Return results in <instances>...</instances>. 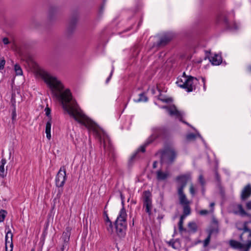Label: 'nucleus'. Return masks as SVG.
Instances as JSON below:
<instances>
[{
	"instance_id": "nucleus-1",
	"label": "nucleus",
	"mask_w": 251,
	"mask_h": 251,
	"mask_svg": "<svg viewBox=\"0 0 251 251\" xmlns=\"http://www.w3.org/2000/svg\"><path fill=\"white\" fill-rule=\"evenodd\" d=\"M53 95L61 102L63 110L75 121L92 130L101 143L110 161L114 162L116 156L109 136L81 110L76 101L73 99L69 89L63 91L64 86L58 79H44Z\"/></svg>"
},
{
	"instance_id": "nucleus-2",
	"label": "nucleus",
	"mask_w": 251,
	"mask_h": 251,
	"mask_svg": "<svg viewBox=\"0 0 251 251\" xmlns=\"http://www.w3.org/2000/svg\"><path fill=\"white\" fill-rule=\"evenodd\" d=\"M126 209L123 206L114 223L115 228L117 236L120 238L125 237L126 230Z\"/></svg>"
},
{
	"instance_id": "nucleus-3",
	"label": "nucleus",
	"mask_w": 251,
	"mask_h": 251,
	"mask_svg": "<svg viewBox=\"0 0 251 251\" xmlns=\"http://www.w3.org/2000/svg\"><path fill=\"white\" fill-rule=\"evenodd\" d=\"M27 62L31 67L35 69V73L37 77H39L40 78H56L55 76H52L49 72L45 69L38 66L32 59H28Z\"/></svg>"
},
{
	"instance_id": "nucleus-4",
	"label": "nucleus",
	"mask_w": 251,
	"mask_h": 251,
	"mask_svg": "<svg viewBox=\"0 0 251 251\" xmlns=\"http://www.w3.org/2000/svg\"><path fill=\"white\" fill-rule=\"evenodd\" d=\"M176 153L173 148H168L161 152V162L162 164H171L175 160Z\"/></svg>"
},
{
	"instance_id": "nucleus-5",
	"label": "nucleus",
	"mask_w": 251,
	"mask_h": 251,
	"mask_svg": "<svg viewBox=\"0 0 251 251\" xmlns=\"http://www.w3.org/2000/svg\"><path fill=\"white\" fill-rule=\"evenodd\" d=\"M66 172L64 166L60 168L55 177V185L57 187L62 188L61 190H59L58 194L60 195L63 191V187L66 180Z\"/></svg>"
},
{
	"instance_id": "nucleus-6",
	"label": "nucleus",
	"mask_w": 251,
	"mask_h": 251,
	"mask_svg": "<svg viewBox=\"0 0 251 251\" xmlns=\"http://www.w3.org/2000/svg\"><path fill=\"white\" fill-rule=\"evenodd\" d=\"M163 108L166 109V112L170 116L178 119L180 121L188 125L187 122L182 120V118L184 116L183 112L178 111L174 105L164 106Z\"/></svg>"
},
{
	"instance_id": "nucleus-7",
	"label": "nucleus",
	"mask_w": 251,
	"mask_h": 251,
	"mask_svg": "<svg viewBox=\"0 0 251 251\" xmlns=\"http://www.w3.org/2000/svg\"><path fill=\"white\" fill-rule=\"evenodd\" d=\"M144 207L145 208V211L151 215V210L152 209L151 194L149 191H146L144 193Z\"/></svg>"
},
{
	"instance_id": "nucleus-8",
	"label": "nucleus",
	"mask_w": 251,
	"mask_h": 251,
	"mask_svg": "<svg viewBox=\"0 0 251 251\" xmlns=\"http://www.w3.org/2000/svg\"><path fill=\"white\" fill-rule=\"evenodd\" d=\"M193 80V79H178L176 84L179 87L186 89L187 92H191L194 87Z\"/></svg>"
},
{
	"instance_id": "nucleus-9",
	"label": "nucleus",
	"mask_w": 251,
	"mask_h": 251,
	"mask_svg": "<svg viewBox=\"0 0 251 251\" xmlns=\"http://www.w3.org/2000/svg\"><path fill=\"white\" fill-rule=\"evenodd\" d=\"M191 176L190 173L180 175L176 177V180L179 182V185L177 187V190H184L186 186L187 182L191 180Z\"/></svg>"
},
{
	"instance_id": "nucleus-10",
	"label": "nucleus",
	"mask_w": 251,
	"mask_h": 251,
	"mask_svg": "<svg viewBox=\"0 0 251 251\" xmlns=\"http://www.w3.org/2000/svg\"><path fill=\"white\" fill-rule=\"evenodd\" d=\"M251 195V185L248 184L243 189L241 194V199L242 200H246Z\"/></svg>"
},
{
	"instance_id": "nucleus-11",
	"label": "nucleus",
	"mask_w": 251,
	"mask_h": 251,
	"mask_svg": "<svg viewBox=\"0 0 251 251\" xmlns=\"http://www.w3.org/2000/svg\"><path fill=\"white\" fill-rule=\"evenodd\" d=\"M173 38L171 34H167L162 36L157 42V45L159 47L164 46L167 45Z\"/></svg>"
},
{
	"instance_id": "nucleus-12",
	"label": "nucleus",
	"mask_w": 251,
	"mask_h": 251,
	"mask_svg": "<svg viewBox=\"0 0 251 251\" xmlns=\"http://www.w3.org/2000/svg\"><path fill=\"white\" fill-rule=\"evenodd\" d=\"M179 203L181 205H189L190 202L187 200L185 194L183 192V190H177Z\"/></svg>"
},
{
	"instance_id": "nucleus-13",
	"label": "nucleus",
	"mask_w": 251,
	"mask_h": 251,
	"mask_svg": "<svg viewBox=\"0 0 251 251\" xmlns=\"http://www.w3.org/2000/svg\"><path fill=\"white\" fill-rule=\"evenodd\" d=\"M141 153V146H140L138 148L136 151L130 157V158L129 160V162H128V164L129 166L131 165L132 163H133V162L134 161L136 160L137 159H138L140 158Z\"/></svg>"
},
{
	"instance_id": "nucleus-14",
	"label": "nucleus",
	"mask_w": 251,
	"mask_h": 251,
	"mask_svg": "<svg viewBox=\"0 0 251 251\" xmlns=\"http://www.w3.org/2000/svg\"><path fill=\"white\" fill-rule=\"evenodd\" d=\"M134 101L139 102L141 101V92L140 91V89L134 90L131 96Z\"/></svg>"
},
{
	"instance_id": "nucleus-15",
	"label": "nucleus",
	"mask_w": 251,
	"mask_h": 251,
	"mask_svg": "<svg viewBox=\"0 0 251 251\" xmlns=\"http://www.w3.org/2000/svg\"><path fill=\"white\" fill-rule=\"evenodd\" d=\"M71 229L70 227L68 226L66 228L65 231L62 234V238L65 243V244H68L70 241V237L71 235Z\"/></svg>"
},
{
	"instance_id": "nucleus-16",
	"label": "nucleus",
	"mask_w": 251,
	"mask_h": 251,
	"mask_svg": "<svg viewBox=\"0 0 251 251\" xmlns=\"http://www.w3.org/2000/svg\"><path fill=\"white\" fill-rule=\"evenodd\" d=\"M76 22L77 19L76 18H73L70 20L67 28V32L68 33H72L74 30Z\"/></svg>"
},
{
	"instance_id": "nucleus-17",
	"label": "nucleus",
	"mask_w": 251,
	"mask_h": 251,
	"mask_svg": "<svg viewBox=\"0 0 251 251\" xmlns=\"http://www.w3.org/2000/svg\"><path fill=\"white\" fill-rule=\"evenodd\" d=\"M51 117H50L48 121L46 123L45 132L46 133L47 138L48 139H51Z\"/></svg>"
},
{
	"instance_id": "nucleus-18",
	"label": "nucleus",
	"mask_w": 251,
	"mask_h": 251,
	"mask_svg": "<svg viewBox=\"0 0 251 251\" xmlns=\"http://www.w3.org/2000/svg\"><path fill=\"white\" fill-rule=\"evenodd\" d=\"M210 61L212 64L214 65H219L222 62V58L221 56L218 54H215L214 56L211 57L209 58Z\"/></svg>"
},
{
	"instance_id": "nucleus-19",
	"label": "nucleus",
	"mask_w": 251,
	"mask_h": 251,
	"mask_svg": "<svg viewBox=\"0 0 251 251\" xmlns=\"http://www.w3.org/2000/svg\"><path fill=\"white\" fill-rule=\"evenodd\" d=\"M229 245L232 248L234 249H242L244 247V245L239 242L235 240H231L229 242Z\"/></svg>"
},
{
	"instance_id": "nucleus-20",
	"label": "nucleus",
	"mask_w": 251,
	"mask_h": 251,
	"mask_svg": "<svg viewBox=\"0 0 251 251\" xmlns=\"http://www.w3.org/2000/svg\"><path fill=\"white\" fill-rule=\"evenodd\" d=\"M157 178L159 180H163L166 179L170 176L169 172H163L161 171H158L156 172Z\"/></svg>"
},
{
	"instance_id": "nucleus-21",
	"label": "nucleus",
	"mask_w": 251,
	"mask_h": 251,
	"mask_svg": "<svg viewBox=\"0 0 251 251\" xmlns=\"http://www.w3.org/2000/svg\"><path fill=\"white\" fill-rule=\"evenodd\" d=\"M237 208L238 209V211L234 210L233 213L237 215H240L242 216L247 215V213L245 211V210L243 209V206L241 204H239L237 205Z\"/></svg>"
},
{
	"instance_id": "nucleus-22",
	"label": "nucleus",
	"mask_w": 251,
	"mask_h": 251,
	"mask_svg": "<svg viewBox=\"0 0 251 251\" xmlns=\"http://www.w3.org/2000/svg\"><path fill=\"white\" fill-rule=\"evenodd\" d=\"M140 45H136L134 46L131 49L132 55L133 57H136L140 53Z\"/></svg>"
},
{
	"instance_id": "nucleus-23",
	"label": "nucleus",
	"mask_w": 251,
	"mask_h": 251,
	"mask_svg": "<svg viewBox=\"0 0 251 251\" xmlns=\"http://www.w3.org/2000/svg\"><path fill=\"white\" fill-rule=\"evenodd\" d=\"M188 227L189 230L193 233H195L197 231L198 226L195 222H192L189 223Z\"/></svg>"
},
{
	"instance_id": "nucleus-24",
	"label": "nucleus",
	"mask_w": 251,
	"mask_h": 251,
	"mask_svg": "<svg viewBox=\"0 0 251 251\" xmlns=\"http://www.w3.org/2000/svg\"><path fill=\"white\" fill-rule=\"evenodd\" d=\"M14 71L16 75L21 76L23 75V70L19 64H16L14 65Z\"/></svg>"
},
{
	"instance_id": "nucleus-25",
	"label": "nucleus",
	"mask_w": 251,
	"mask_h": 251,
	"mask_svg": "<svg viewBox=\"0 0 251 251\" xmlns=\"http://www.w3.org/2000/svg\"><path fill=\"white\" fill-rule=\"evenodd\" d=\"M164 133V130L161 128H157L156 129L153 134V137L154 138H157L163 136V134Z\"/></svg>"
},
{
	"instance_id": "nucleus-26",
	"label": "nucleus",
	"mask_w": 251,
	"mask_h": 251,
	"mask_svg": "<svg viewBox=\"0 0 251 251\" xmlns=\"http://www.w3.org/2000/svg\"><path fill=\"white\" fill-rule=\"evenodd\" d=\"M224 22L226 24L227 27L229 29H231L232 30H237L238 28V25L235 23H234L233 24V26L232 27L230 26V25H229V24L228 22L227 19L226 18L224 19Z\"/></svg>"
},
{
	"instance_id": "nucleus-27",
	"label": "nucleus",
	"mask_w": 251,
	"mask_h": 251,
	"mask_svg": "<svg viewBox=\"0 0 251 251\" xmlns=\"http://www.w3.org/2000/svg\"><path fill=\"white\" fill-rule=\"evenodd\" d=\"M9 234H10V241H11L10 247L11 248V249H12V248L13 247V243H12L13 235H12V233H11V231L10 230L9 231H8L6 233V236H5V246L7 245V243L8 242L9 243L10 242L9 241H8V236Z\"/></svg>"
},
{
	"instance_id": "nucleus-28",
	"label": "nucleus",
	"mask_w": 251,
	"mask_h": 251,
	"mask_svg": "<svg viewBox=\"0 0 251 251\" xmlns=\"http://www.w3.org/2000/svg\"><path fill=\"white\" fill-rule=\"evenodd\" d=\"M183 206V214L182 216H184V217L190 214V208L189 205H184Z\"/></svg>"
},
{
	"instance_id": "nucleus-29",
	"label": "nucleus",
	"mask_w": 251,
	"mask_h": 251,
	"mask_svg": "<svg viewBox=\"0 0 251 251\" xmlns=\"http://www.w3.org/2000/svg\"><path fill=\"white\" fill-rule=\"evenodd\" d=\"M212 233V230H210L209 231L208 236L203 241V247H207L209 245V244L210 243V241L211 236Z\"/></svg>"
},
{
	"instance_id": "nucleus-30",
	"label": "nucleus",
	"mask_w": 251,
	"mask_h": 251,
	"mask_svg": "<svg viewBox=\"0 0 251 251\" xmlns=\"http://www.w3.org/2000/svg\"><path fill=\"white\" fill-rule=\"evenodd\" d=\"M7 214L6 211L1 209L0 211V223L4 221L6 215Z\"/></svg>"
},
{
	"instance_id": "nucleus-31",
	"label": "nucleus",
	"mask_w": 251,
	"mask_h": 251,
	"mask_svg": "<svg viewBox=\"0 0 251 251\" xmlns=\"http://www.w3.org/2000/svg\"><path fill=\"white\" fill-rule=\"evenodd\" d=\"M248 223H249L248 222H245L244 223L243 228L239 227L238 226V224H236V226L238 228V229H239V230H243L244 232H249L250 231V229L247 226V225H248Z\"/></svg>"
},
{
	"instance_id": "nucleus-32",
	"label": "nucleus",
	"mask_w": 251,
	"mask_h": 251,
	"mask_svg": "<svg viewBox=\"0 0 251 251\" xmlns=\"http://www.w3.org/2000/svg\"><path fill=\"white\" fill-rule=\"evenodd\" d=\"M11 87H12V89H17V94H18V96L20 98L21 97V95H20V91L18 90V87H20V86H16L15 84V82H14V79H12V82H11Z\"/></svg>"
},
{
	"instance_id": "nucleus-33",
	"label": "nucleus",
	"mask_w": 251,
	"mask_h": 251,
	"mask_svg": "<svg viewBox=\"0 0 251 251\" xmlns=\"http://www.w3.org/2000/svg\"><path fill=\"white\" fill-rule=\"evenodd\" d=\"M16 95L15 92H13L12 94L11 102L12 105L13 107H15V104L16 102Z\"/></svg>"
},
{
	"instance_id": "nucleus-34",
	"label": "nucleus",
	"mask_w": 251,
	"mask_h": 251,
	"mask_svg": "<svg viewBox=\"0 0 251 251\" xmlns=\"http://www.w3.org/2000/svg\"><path fill=\"white\" fill-rule=\"evenodd\" d=\"M197 135L194 133H190L186 135V139L188 141L193 140L196 137Z\"/></svg>"
},
{
	"instance_id": "nucleus-35",
	"label": "nucleus",
	"mask_w": 251,
	"mask_h": 251,
	"mask_svg": "<svg viewBox=\"0 0 251 251\" xmlns=\"http://www.w3.org/2000/svg\"><path fill=\"white\" fill-rule=\"evenodd\" d=\"M198 180H199V182L201 184V185L202 186V187H204V186L205 184V180H204L203 176L202 175H200L199 176Z\"/></svg>"
},
{
	"instance_id": "nucleus-36",
	"label": "nucleus",
	"mask_w": 251,
	"mask_h": 251,
	"mask_svg": "<svg viewBox=\"0 0 251 251\" xmlns=\"http://www.w3.org/2000/svg\"><path fill=\"white\" fill-rule=\"evenodd\" d=\"M107 226V230L109 233H112L113 231V225L112 222L106 224Z\"/></svg>"
},
{
	"instance_id": "nucleus-37",
	"label": "nucleus",
	"mask_w": 251,
	"mask_h": 251,
	"mask_svg": "<svg viewBox=\"0 0 251 251\" xmlns=\"http://www.w3.org/2000/svg\"><path fill=\"white\" fill-rule=\"evenodd\" d=\"M5 64V60L3 57L0 58V70L3 69Z\"/></svg>"
},
{
	"instance_id": "nucleus-38",
	"label": "nucleus",
	"mask_w": 251,
	"mask_h": 251,
	"mask_svg": "<svg viewBox=\"0 0 251 251\" xmlns=\"http://www.w3.org/2000/svg\"><path fill=\"white\" fill-rule=\"evenodd\" d=\"M45 111L46 116L50 119V117H51V116H50L51 110H50V109L49 107H46L45 109Z\"/></svg>"
},
{
	"instance_id": "nucleus-39",
	"label": "nucleus",
	"mask_w": 251,
	"mask_h": 251,
	"mask_svg": "<svg viewBox=\"0 0 251 251\" xmlns=\"http://www.w3.org/2000/svg\"><path fill=\"white\" fill-rule=\"evenodd\" d=\"M16 118V107H13V109L12 112V121H15Z\"/></svg>"
},
{
	"instance_id": "nucleus-40",
	"label": "nucleus",
	"mask_w": 251,
	"mask_h": 251,
	"mask_svg": "<svg viewBox=\"0 0 251 251\" xmlns=\"http://www.w3.org/2000/svg\"><path fill=\"white\" fill-rule=\"evenodd\" d=\"M4 168L3 166H0V176L1 177H4L5 176L4 174Z\"/></svg>"
},
{
	"instance_id": "nucleus-41",
	"label": "nucleus",
	"mask_w": 251,
	"mask_h": 251,
	"mask_svg": "<svg viewBox=\"0 0 251 251\" xmlns=\"http://www.w3.org/2000/svg\"><path fill=\"white\" fill-rule=\"evenodd\" d=\"M190 193L192 196H194L195 194V190L193 184H191L190 186Z\"/></svg>"
},
{
	"instance_id": "nucleus-42",
	"label": "nucleus",
	"mask_w": 251,
	"mask_h": 251,
	"mask_svg": "<svg viewBox=\"0 0 251 251\" xmlns=\"http://www.w3.org/2000/svg\"><path fill=\"white\" fill-rule=\"evenodd\" d=\"M210 211L207 210H201L200 211L199 214L201 215H206L208 214Z\"/></svg>"
},
{
	"instance_id": "nucleus-43",
	"label": "nucleus",
	"mask_w": 251,
	"mask_h": 251,
	"mask_svg": "<svg viewBox=\"0 0 251 251\" xmlns=\"http://www.w3.org/2000/svg\"><path fill=\"white\" fill-rule=\"evenodd\" d=\"M118 193L120 196V198H121V201H122V203L123 205H124V199H125V197L124 196V195H123L122 194V192L119 190L118 191Z\"/></svg>"
},
{
	"instance_id": "nucleus-44",
	"label": "nucleus",
	"mask_w": 251,
	"mask_h": 251,
	"mask_svg": "<svg viewBox=\"0 0 251 251\" xmlns=\"http://www.w3.org/2000/svg\"><path fill=\"white\" fill-rule=\"evenodd\" d=\"M184 218H185L184 216H181L179 223H178V226H183V219Z\"/></svg>"
},
{
	"instance_id": "nucleus-45",
	"label": "nucleus",
	"mask_w": 251,
	"mask_h": 251,
	"mask_svg": "<svg viewBox=\"0 0 251 251\" xmlns=\"http://www.w3.org/2000/svg\"><path fill=\"white\" fill-rule=\"evenodd\" d=\"M2 42L3 44L5 45H7L9 43L8 39L6 37L3 38Z\"/></svg>"
},
{
	"instance_id": "nucleus-46",
	"label": "nucleus",
	"mask_w": 251,
	"mask_h": 251,
	"mask_svg": "<svg viewBox=\"0 0 251 251\" xmlns=\"http://www.w3.org/2000/svg\"><path fill=\"white\" fill-rule=\"evenodd\" d=\"M183 76L185 77L186 78H191V79L196 78V77H195L192 76L191 75H186V74H185V72L183 73Z\"/></svg>"
},
{
	"instance_id": "nucleus-47",
	"label": "nucleus",
	"mask_w": 251,
	"mask_h": 251,
	"mask_svg": "<svg viewBox=\"0 0 251 251\" xmlns=\"http://www.w3.org/2000/svg\"><path fill=\"white\" fill-rule=\"evenodd\" d=\"M105 214L106 215V219L105 220V223L107 224V223H109L110 222H112L109 219L108 216V215L107 214H106L105 212Z\"/></svg>"
},
{
	"instance_id": "nucleus-48",
	"label": "nucleus",
	"mask_w": 251,
	"mask_h": 251,
	"mask_svg": "<svg viewBox=\"0 0 251 251\" xmlns=\"http://www.w3.org/2000/svg\"><path fill=\"white\" fill-rule=\"evenodd\" d=\"M246 207L247 209H251V201L246 203Z\"/></svg>"
},
{
	"instance_id": "nucleus-49",
	"label": "nucleus",
	"mask_w": 251,
	"mask_h": 251,
	"mask_svg": "<svg viewBox=\"0 0 251 251\" xmlns=\"http://www.w3.org/2000/svg\"><path fill=\"white\" fill-rule=\"evenodd\" d=\"M6 163V160L5 158H2L1 160V166H4V165Z\"/></svg>"
},
{
	"instance_id": "nucleus-50",
	"label": "nucleus",
	"mask_w": 251,
	"mask_h": 251,
	"mask_svg": "<svg viewBox=\"0 0 251 251\" xmlns=\"http://www.w3.org/2000/svg\"><path fill=\"white\" fill-rule=\"evenodd\" d=\"M169 245L171 246L174 249H176V248L175 246V242L174 241H170L169 243Z\"/></svg>"
},
{
	"instance_id": "nucleus-51",
	"label": "nucleus",
	"mask_w": 251,
	"mask_h": 251,
	"mask_svg": "<svg viewBox=\"0 0 251 251\" xmlns=\"http://www.w3.org/2000/svg\"><path fill=\"white\" fill-rule=\"evenodd\" d=\"M149 144V143H146L144 146H142V153L145 151V148Z\"/></svg>"
},
{
	"instance_id": "nucleus-52",
	"label": "nucleus",
	"mask_w": 251,
	"mask_h": 251,
	"mask_svg": "<svg viewBox=\"0 0 251 251\" xmlns=\"http://www.w3.org/2000/svg\"><path fill=\"white\" fill-rule=\"evenodd\" d=\"M142 101H147L148 98L146 96H144L143 94H142Z\"/></svg>"
},
{
	"instance_id": "nucleus-53",
	"label": "nucleus",
	"mask_w": 251,
	"mask_h": 251,
	"mask_svg": "<svg viewBox=\"0 0 251 251\" xmlns=\"http://www.w3.org/2000/svg\"><path fill=\"white\" fill-rule=\"evenodd\" d=\"M178 228L180 232L185 230V229L183 228V226H178Z\"/></svg>"
},
{
	"instance_id": "nucleus-54",
	"label": "nucleus",
	"mask_w": 251,
	"mask_h": 251,
	"mask_svg": "<svg viewBox=\"0 0 251 251\" xmlns=\"http://www.w3.org/2000/svg\"><path fill=\"white\" fill-rule=\"evenodd\" d=\"M251 240L250 241H249L246 245V248H248V250H249V249L251 248Z\"/></svg>"
},
{
	"instance_id": "nucleus-55",
	"label": "nucleus",
	"mask_w": 251,
	"mask_h": 251,
	"mask_svg": "<svg viewBox=\"0 0 251 251\" xmlns=\"http://www.w3.org/2000/svg\"><path fill=\"white\" fill-rule=\"evenodd\" d=\"M68 244H65V243H63V245H62V247H61V251H64L65 248H66V247L67 246Z\"/></svg>"
},
{
	"instance_id": "nucleus-56",
	"label": "nucleus",
	"mask_w": 251,
	"mask_h": 251,
	"mask_svg": "<svg viewBox=\"0 0 251 251\" xmlns=\"http://www.w3.org/2000/svg\"><path fill=\"white\" fill-rule=\"evenodd\" d=\"M216 179L218 181H219L220 180V177H219V175L217 173H216Z\"/></svg>"
},
{
	"instance_id": "nucleus-57",
	"label": "nucleus",
	"mask_w": 251,
	"mask_h": 251,
	"mask_svg": "<svg viewBox=\"0 0 251 251\" xmlns=\"http://www.w3.org/2000/svg\"><path fill=\"white\" fill-rule=\"evenodd\" d=\"M160 100L163 101L168 102L169 101V99H160Z\"/></svg>"
},
{
	"instance_id": "nucleus-58",
	"label": "nucleus",
	"mask_w": 251,
	"mask_h": 251,
	"mask_svg": "<svg viewBox=\"0 0 251 251\" xmlns=\"http://www.w3.org/2000/svg\"><path fill=\"white\" fill-rule=\"evenodd\" d=\"M215 205V203L214 202H211L210 204V206L211 207V208H213V207Z\"/></svg>"
},
{
	"instance_id": "nucleus-59",
	"label": "nucleus",
	"mask_w": 251,
	"mask_h": 251,
	"mask_svg": "<svg viewBox=\"0 0 251 251\" xmlns=\"http://www.w3.org/2000/svg\"><path fill=\"white\" fill-rule=\"evenodd\" d=\"M156 162H154L153 164V168H155L156 167Z\"/></svg>"
},
{
	"instance_id": "nucleus-60",
	"label": "nucleus",
	"mask_w": 251,
	"mask_h": 251,
	"mask_svg": "<svg viewBox=\"0 0 251 251\" xmlns=\"http://www.w3.org/2000/svg\"><path fill=\"white\" fill-rule=\"evenodd\" d=\"M137 179L136 180V182H140V178H139V177H138L137 178Z\"/></svg>"
},
{
	"instance_id": "nucleus-61",
	"label": "nucleus",
	"mask_w": 251,
	"mask_h": 251,
	"mask_svg": "<svg viewBox=\"0 0 251 251\" xmlns=\"http://www.w3.org/2000/svg\"><path fill=\"white\" fill-rule=\"evenodd\" d=\"M103 8V6H102L100 7V12L102 10Z\"/></svg>"
},
{
	"instance_id": "nucleus-62",
	"label": "nucleus",
	"mask_w": 251,
	"mask_h": 251,
	"mask_svg": "<svg viewBox=\"0 0 251 251\" xmlns=\"http://www.w3.org/2000/svg\"><path fill=\"white\" fill-rule=\"evenodd\" d=\"M202 80L203 84V85L204 86L205 85V79H202Z\"/></svg>"
},
{
	"instance_id": "nucleus-63",
	"label": "nucleus",
	"mask_w": 251,
	"mask_h": 251,
	"mask_svg": "<svg viewBox=\"0 0 251 251\" xmlns=\"http://www.w3.org/2000/svg\"><path fill=\"white\" fill-rule=\"evenodd\" d=\"M242 236H243V234H241L240 236V239L241 240H242L243 239H242Z\"/></svg>"
},
{
	"instance_id": "nucleus-64",
	"label": "nucleus",
	"mask_w": 251,
	"mask_h": 251,
	"mask_svg": "<svg viewBox=\"0 0 251 251\" xmlns=\"http://www.w3.org/2000/svg\"><path fill=\"white\" fill-rule=\"evenodd\" d=\"M249 232H250L249 236L251 237V230H250V231H249Z\"/></svg>"
}]
</instances>
